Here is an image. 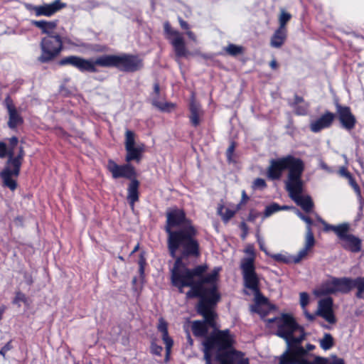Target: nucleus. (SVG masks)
Segmentation results:
<instances>
[{
    "instance_id": "obj_1",
    "label": "nucleus",
    "mask_w": 364,
    "mask_h": 364,
    "mask_svg": "<svg viewBox=\"0 0 364 364\" xmlns=\"http://www.w3.org/2000/svg\"><path fill=\"white\" fill-rule=\"evenodd\" d=\"M165 231L167 233V247L170 256L174 258V265L171 271L173 286L183 292L184 287H191L188 296H197L203 282H212L219 274L222 268L215 267L205 274L208 269L207 264H201L193 269L188 268L183 259L200 255L199 242L196 238L198 230L191 220L186 217L182 209L174 208L166 213Z\"/></svg>"
},
{
    "instance_id": "obj_2",
    "label": "nucleus",
    "mask_w": 364,
    "mask_h": 364,
    "mask_svg": "<svg viewBox=\"0 0 364 364\" xmlns=\"http://www.w3.org/2000/svg\"><path fill=\"white\" fill-rule=\"evenodd\" d=\"M271 326L277 327L276 335L282 338L287 343L286 350L279 357V364H322L323 358L316 357L312 363L306 359V352L300 345L305 338L304 329L288 314L267 320Z\"/></svg>"
},
{
    "instance_id": "obj_3",
    "label": "nucleus",
    "mask_w": 364,
    "mask_h": 364,
    "mask_svg": "<svg viewBox=\"0 0 364 364\" xmlns=\"http://www.w3.org/2000/svg\"><path fill=\"white\" fill-rule=\"evenodd\" d=\"M58 64L61 66L72 65L82 73H97L96 65L103 68L114 67L123 72L134 73L141 69L144 65L140 58L129 54L103 55L95 60L70 55L60 59Z\"/></svg>"
},
{
    "instance_id": "obj_4",
    "label": "nucleus",
    "mask_w": 364,
    "mask_h": 364,
    "mask_svg": "<svg viewBox=\"0 0 364 364\" xmlns=\"http://www.w3.org/2000/svg\"><path fill=\"white\" fill-rule=\"evenodd\" d=\"M217 275L215 280L212 282H203L201 285L200 293L197 296H188V294L191 290L186 292V298L200 297V301L197 306V311L199 314L203 316L204 321H195L192 324V331L196 336H205L207 335L208 329L207 325L212 328L215 327V319L216 314L213 308L220 299V294L217 291ZM191 288V287H189Z\"/></svg>"
},
{
    "instance_id": "obj_5",
    "label": "nucleus",
    "mask_w": 364,
    "mask_h": 364,
    "mask_svg": "<svg viewBox=\"0 0 364 364\" xmlns=\"http://www.w3.org/2000/svg\"><path fill=\"white\" fill-rule=\"evenodd\" d=\"M212 342L215 362L221 364H250L249 359L241 352L232 349L233 339L228 330L219 331L206 338Z\"/></svg>"
},
{
    "instance_id": "obj_6",
    "label": "nucleus",
    "mask_w": 364,
    "mask_h": 364,
    "mask_svg": "<svg viewBox=\"0 0 364 364\" xmlns=\"http://www.w3.org/2000/svg\"><path fill=\"white\" fill-rule=\"evenodd\" d=\"M288 169L289 173L286 181V188L301 178L304 170V164L299 158L291 155L272 159L267 170V176L271 180H279L284 171Z\"/></svg>"
},
{
    "instance_id": "obj_7",
    "label": "nucleus",
    "mask_w": 364,
    "mask_h": 364,
    "mask_svg": "<svg viewBox=\"0 0 364 364\" xmlns=\"http://www.w3.org/2000/svg\"><path fill=\"white\" fill-rule=\"evenodd\" d=\"M9 159L6 166L0 173V177L4 186L14 191L17 187V183L13 178H17L19 175L24 151L23 147L21 146L18 155L14 156V149L17 145L18 139L16 136H12L9 139Z\"/></svg>"
},
{
    "instance_id": "obj_8",
    "label": "nucleus",
    "mask_w": 364,
    "mask_h": 364,
    "mask_svg": "<svg viewBox=\"0 0 364 364\" xmlns=\"http://www.w3.org/2000/svg\"><path fill=\"white\" fill-rule=\"evenodd\" d=\"M63 46V42L59 34L45 36L40 43L41 54L38 58V61L43 63L50 62L60 53Z\"/></svg>"
},
{
    "instance_id": "obj_9",
    "label": "nucleus",
    "mask_w": 364,
    "mask_h": 364,
    "mask_svg": "<svg viewBox=\"0 0 364 364\" xmlns=\"http://www.w3.org/2000/svg\"><path fill=\"white\" fill-rule=\"evenodd\" d=\"M244 287L251 290L255 296L259 295V278L256 273L253 258H243L241 261Z\"/></svg>"
},
{
    "instance_id": "obj_10",
    "label": "nucleus",
    "mask_w": 364,
    "mask_h": 364,
    "mask_svg": "<svg viewBox=\"0 0 364 364\" xmlns=\"http://www.w3.org/2000/svg\"><path fill=\"white\" fill-rule=\"evenodd\" d=\"M124 146L127 151L125 161L127 163L132 161L140 162L145 151V145L142 143L135 144V134L131 130H127L125 132Z\"/></svg>"
},
{
    "instance_id": "obj_11",
    "label": "nucleus",
    "mask_w": 364,
    "mask_h": 364,
    "mask_svg": "<svg viewBox=\"0 0 364 364\" xmlns=\"http://www.w3.org/2000/svg\"><path fill=\"white\" fill-rule=\"evenodd\" d=\"M304 189V182L302 179L292 184L287 188L290 198L299 205L305 212H310L314 206L312 200L309 196L302 194Z\"/></svg>"
},
{
    "instance_id": "obj_12",
    "label": "nucleus",
    "mask_w": 364,
    "mask_h": 364,
    "mask_svg": "<svg viewBox=\"0 0 364 364\" xmlns=\"http://www.w3.org/2000/svg\"><path fill=\"white\" fill-rule=\"evenodd\" d=\"M164 28L167 39L169 40L171 44L173 47L176 55L178 58L187 57L189 52L186 47L182 33L173 29L168 22L164 23Z\"/></svg>"
},
{
    "instance_id": "obj_13",
    "label": "nucleus",
    "mask_w": 364,
    "mask_h": 364,
    "mask_svg": "<svg viewBox=\"0 0 364 364\" xmlns=\"http://www.w3.org/2000/svg\"><path fill=\"white\" fill-rule=\"evenodd\" d=\"M348 277L332 278L323 282L316 291L318 295H327L337 292L348 293Z\"/></svg>"
},
{
    "instance_id": "obj_14",
    "label": "nucleus",
    "mask_w": 364,
    "mask_h": 364,
    "mask_svg": "<svg viewBox=\"0 0 364 364\" xmlns=\"http://www.w3.org/2000/svg\"><path fill=\"white\" fill-rule=\"evenodd\" d=\"M107 168L111 172L114 178H126L131 181L136 178V173L135 168L129 163L118 165L114 161L109 160Z\"/></svg>"
},
{
    "instance_id": "obj_15",
    "label": "nucleus",
    "mask_w": 364,
    "mask_h": 364,
    "mask_svg": "<svg viewBox=\"0 0 364 364\" xmlns=\"http://www.w3.org/2000/svg\"><path fill=\"white\" fill-rule=\"evenodd\" d=\"M343 232H339L338 239L343 248L351 252H358L362 249V240L358 237L348 233L349 225L348 224Z\"/></svg>"
},
{
    "instance_id": "obj_16",
    "label": "nucleus",
    "mask_w": 364,
    "mask_h": 364,
    "mask_svg": "<svg viewBox=\"0 0 364 364\" xmlns=\"http://www.w3.org/2000/svg\"><path fill=\"white\" fill-rule=\"evenodd\" d=\"M4 105L6 107L9 114V121L7 123L8 127L11 129H15L18 126L21 125L23 123V119L17 110L12 99L9 96H7L5 98Z\"/></svg>"
},
{
    "instance_id": "obj_17",
    "label": "nucleus",
    "mask_w": 364,
    "mask_h": 364,
    "mask_svg": "<svg viewBox=\"0 0 364 364\" xmlns=\"http://www.w3.org/2000/svg\"><path fill=\"white\" fill-rule=\"evenodd\" d=\"M336 112L342 127L348 131H350L355 127L356 119L352 114L350 107L337 104Z\"/></svg>"
},
{
    "instance_id": "obj_18",
    "label": "nucleus",
    "mask_w": 364,
    "mask_h": 364,
    "mask_svg": "<svg viewBox=\"0 0 364 364\" xmlns=\"http://www.w3.org/2000/svg\"><path fill=\"white\" fill-rule=\"evenodd\" d=\"M65 7H66L65 3H63L60 0H55L50 4L34 6L32 11L36 16H45L49 17Z\"/></svg>"
},
{
    "instance_id": "obj_19",
    "label": "nucleus",
    "mask_w": 364,
    "mask_h": 364,
    "mask_svg": "<svg viewBox=\"0 0 364 364\" xmlns=\"http://www.w3.org/2000/svg\"><path fill=\"white\" fill-rule=\"evenodd\" d=\"M335 114L326 111L317 119L311 122L309 125L311 131L317 133L324 129L329 128L335 119Z\"/></svg>"
},
{
    "instance_id": "obj_20",
    "label": "nucleus",
    "mask_w": 364,
    "mask_h": 364,
    "mask_svg": "<svg viewBox=\"0 0 364 364\" xmlns=\"http://www.w3.org/2000/svg\"><path fill=\"white\" fill-rule=\"evenodd\" d=\"M333 301L331 298L321 299L318 302L316 314L323 317L329 323H334L336 318L332 309Z\"/></svg>"
},
{
    "instance_id": "obj_21",
    "label": "nucleus",
    "mask_w": 364,
    "mask_h": 364,
    "mask_svg": "<svg viewBox=\"0 0 364 364\" xmlns=\"http://www.w3.org/2000/svg\"><path fill=\"white\" fill-rule=\"evenodd\" d=\"M190 114L188 118L192 126L196 127L200 123V118L203 116L204 111L203 110L201 105L198 103L194 95H192V98L190 101L188 106Z\"/></svg>"
},
{
    "instance_id": "obj_22",
    "label": "nucleus",
    "mask_w": 364,
    "mask_h": 364,
    "mask_svg": "<svg viewBox=\"0 0 364 364\" xmlns=\"http://www.w3.org/2000/svg\"><path fill=\"white\" fill-rule=\"evenodd\" d=\"M314 245L315 239L314 233L311 232L309 230V232L306 233L305 244L304 247L301 249L296 255H292L293 263L298 264L301 260L305 259Z\"/></svg>"
},
{
    "instance_id": "obj_23",
    "label": "nucleus",
    "mask_w": 364,
    "mask_h": 364,
    "mask_svg": "<svg viewBox=\"0 0 364 364\" xmlns=\"http://www.w3.org/2000/svg\"><path fill=\"white\" fill-rule=\"evenodd\" d=\"M158 330L162 333V339L166 346V359H168L171 349L173 346V341L172 338L168 336V325L166 321L163 318L159 319Z\"/></svg>"
},
{
    "instance_id": "obj_24",
    "label": "nucleus",
    "mask_w": 364,
    "mask_h": 364,
    "mask_svg": "<svg viewBox=\"0 0 364 364\" xmlns=\"http://www.w3.org/2000/svg\"><path fill=\"white\" fill-rule=\"evenodd\" d=\"M31 23L36 27L40 28L42 33L46 34V36L58 35V33L54 32L58 25L57 21H32Z\"/></svg>"
},
{
    "instance_id": "obj_25",
    "label": "nucleus",
    "mask_w": 364,
    "mask_h": 364,
    "mask_svg": "<svg viewBox=\"0 0 364 364\" xmlns=\"http://www.w3.org/2000/svg\"><path fill=\"white\" fill-rule=\"evenodd\" d=\"M139 181L134 178L131 181L127 189V200L132 209H134V203L139 200Z\"/></svg>"
},
{
    "instance_id": "obj_26",
    "label": "nucleus",
    "mask_w": 364,
    "mask_h": 364,
    "mask_svg": "<svg viewBox=\"0 0 364 364\" xmlns=\"http://www.w3.org/2000/svg\"><path fill=\"white\" fill-rule=\"evenodd\" d=\"M348 293L353 288L357 289L356 297L363 299L364 294V277L348 278Z\"/></svg>"
},
{
    "instance_id": "obj_27",
    "label": "nucleus",
    "mask_w": 364,
    "mask_h": 364,
    "mask_svg": "<svg viewBox=\"0 0 364 364\" xmlns=\"http://www.w3.org/2000/svg\"><path fill=\"white\" fill-rule=\"evenodd\" d=\"M287 36V29L278 27L271 38V46L275 48L282 47L286 41Z\"/></svg>"
},
{
    "instance_id": "obj_28",
    "label": "nucleus",
    "mask_w": 364,
    "mask_h": 364,
    "mask_svg": "<svg viewBox=\"0 0 364 364\" xmlns=\"http://www.w3.org/2000/svg\"><path fill=\"white\" fill-rule=\"evenodd\" d=\"M240 209V204H237L235 209L225 207L223 204L218 205L217 213L221 217L224 223H227L234 217L237 210Z\"/></svg>"
},
{
    "instance_id": "obj_29",
    "label": "nucleus",
    "mask_w": 364,
    "mask_h": 364,
    "mask_svg": "<svg viewBox=\"0 0 364 364\" xmlns=\"http://www.w3.org/2000/svg\"><path fill=\"white\" fill-rule=\"evenodd\" d=\"M255 296L256 302L254 305L251 306L250 310L252 312L259 314L262 317H264L268 314L267 299L259 295Z\"/></svg>"
},
{
    "instance_id": "obj_30",
    "label": "nucleus",
    "mask_w": 364,
    "mask_h": 364,
    "mask_svg": "<svg viewBox=\"0 0 364 364\" xmlns=\"http://www.w3.org/2000/svg\"><path fill=\"white\" fill-rule=\"evenodd\" d=\"M204 346V359L205 364H221V363H216L215 353L213 349V344L211 341H208L207 338L203 342Z\"/></svg>"
},
{
    "instance_id": "obj_31",
    "label": "nucleus",
    "mask_w": 364,
    "mask_h": 364,
    "mask_svg": "<svg viewBox=\"0 0 364 364\" xmlns=\"http://www.w3.org/2000/svg\"><path fill=\"white\" fill-rule=\"evenodd\" d=\"M318 343L321 348L324 350H328L333 348L335 344V341L331 334L325 333L323 337L318 339Z\"/></svg>"
},
{
    "instance_id": "obj_32",
    "label": "nucleus",
    "mask_w": 364,
    "mask_h": 364,
    "mask_svg": "<svg viewBox=\"0 0 364 364\" xmlns=\"http://www.w3.org/2000/svg\"><path fill=\"white\" fill-rule=\"evenodd\" d=\"M318 221H320L323 225H324V230L326 231L332 230L333 231L336 235L339 237V232H343L345 230L346 227L347 226V223H343L338 225H332L327 224L324 220H323L321 218L317 217Z\"/></svg>"
},
{
    "instance_id": "obj_33",
    "label": "nucleus",
    "mask_w": 364,
    "mask_h": 364,
    "mask_svg": "<svg viewBox=\"0 0 364 364\" xmlns=\"http://www.w3.org/2000/svg\"><path fill=\"white\" fill-rule=\"evenodd\" d=\"M268 256L271 257L274 260L278 262L284 264L293 263L292 255H290L288 253L269 254Z\"/></svg>"
},
{
    "instance_id": "obj_34",
    "label": "nucleus",
    "mask_w": 364,
    "mask_h": 364,
    "mask_svg": "<svg viewBox=\"0 0 364 364\" xmlns=\"http://www.w3.org/2000/svg\"><path fill=\"white\" fill-rule=\"evenodd\" d=\"M152 104L154 106L163 112H169L175 107V105L172 103L160 102L155 97H154L152 100Z\"/></svg>"
},
{
    "instance_id": "obj_35",
    "label": "nucleus",
    "mask_w": 364,
    "mask_h": 364,
    "mask_svg": "<svg viewBox=\"0 0 364 364\" xmlns=\"http://www.w3.org/2000/svg\"><path fill=\"white\" fill-rule=\"evenodd\" d=\"M225 52L231 56H237L243 53V47L232 43L229 44L224 48Z\"/></svg>"
},
{
    "instance_id": "obj_36",
    "label": "nucleus",
    "mask_w": 364,
    "mask_h": 364,
    "mask_svg": "<svg viewBox=\"0 0 364 364\" xmlns=\"http://www.w3.org/2000/svg\"><path fill=\"white\" fill-rule=\"evenodd\" d=\"M291 18V15L287 12L284 9H281L280 15L279 16V28H287L286 25L288 23V21H290Z\"/></svg>"
},
{
    "instance_id": "obj_37",
    "label": "nucleus",
    "mask_w": 364,
    "mask_h": 364,
    "mask_svg": "<svg viewBox=\"0 0 364 364\" xmlns=\"http://www.w3.org/2000/svg\"><path fill=\"white\" fill-rule=\"evenodd\" d=\"M291 107L297 115H306L308 112L309 104L303 103L298 105H291Z\"/></svg>"
},
{
    "instance_id": "obj_38",
    "label": "nucleus",
    "mask_w": 364,
    "mask_h": 364,
    "mask_svg": "<svg viewBox=\"0 0 364 364\" xmlns=\"http://www.w3.org/2000/svg\"><path fill=\"white\" fill-rule=\"evenodd\" d=\"M280 206L277 203H272L266 207L264 213V218H268L273 213L280 210Z\"/></svg>"
},
{
    "instance_id": "obj_39",
    "label": "nucleus",
    "mask_w": 364,
    "mask_h": 364,
    "mask_svg": "<svg viewBox=\"0 0 364 364\" xmlns=\"http://www.w3.org/2000/svg\"><path fill=\"white\" fill-rule=\"evenodd\" d=\"M297 215L306 223V232H309V230L311 232H313L311 227L312 225V220L311 218L309 216L304 215L301 212H298Z\"/></svg>"
},
{
    "instance_id": "obj_40",
    "label": "nucleus",
    "mask_w": 364,
    "mask_h": 364,
    "mask_svg": "<svg viewBox=\"0 0 364 364\" xmlns=\"http://www.w3.org/2000/svg\"><path fill=\"white\" fill-rule=\"evenodd\" d=\"M267 186L266 181L261 178H256L252 183V188L256 189H264Z\"/></svg>"
},
{
    "instance_id": "obj_41",
    "label": "nucleus",
    "mask_w": 364,
    "mask_h": 364,
    "mask_svg": "<svg viewBox=\"0 0 364 364\" xmlns=\"http://www.w3.org/2000/svg\"><path fill=\"white\" fill-rule=\"evenodd\" d=\"M26 301H27V299H26V295L23 293H22L21 291L16 292L15 298L13 301L14 304L20 306L21 302L26 303Z\"/></svg>"
},
{
    "instance_id": "obj_42",
    "label": "nucleus",
    "mask_w": 364,
    "mask_h": 364,
    "mask_svg": "<svg viewBox=\"0 0 364 364\" xmlns=\"http://www.w3.org/2000/svg\"><path fill=\"white\" fill-rule=\"evenodd\" d=\"M309 296L306 292L300 293V305L303 310H305L306 306L309 304Z\"/></svg>"
},
{
    "instance_id": "obj_43",
    "label": "nucleus",
    "mask_w": 364,
    "mask_h": 364,
    "mask_svg": "<svg viewBox=\"0 0 364 364\" xmlns=\"http://www.w3.org/2000/svg\"><path fill=\"white\" fill-rule=\"evenodd\" d=\"M338 173H339L340 176L346 178L349 182H350L351 181H353L354 179L353 178L352 175L350 174V173L347 170V168L346 167H343V166L341 167L339 169Z\"/></svg>"
},
{
    "instance_id": "obj_44",
    "label": "nucleus",
    "mask_w": 364,
    "mask_h": 364,
    "mask_svg": "<svg viewBox=\"0 0 364 364\" xmlns=\"http://www.w3.org/2000/svg\"><path fill=\"white\" fill-rule=\"evenodd\" d=\"M9 156V148L4 142L0 141V158L4 159Z\"/></svg>"
},
{
    "instance_id": "obj_45",
    "label": "nucleus",
    "mask_w": 364,
    "mask_h": 364,
    "mask_svg": "<svg viewBox=\"0 0 364 364\" xmlns=\"http://www.w3.org/2000/svg\"><path fill=\"white\" fill-rule=\"evenodd\" d=\"M163 348L161 346L152 343L151 345V353L156 355H161Z\"/></svg>"
},
{
    "instance_id": "obj_46",
    "label": "nucleus",
    "mask_w": 364,
    "mask_h": 364,
    "mask_svg": "<svg viewBox=\"0 0 364 364\" xmlns=\"http://www.w3.org/2000/svg\"><path fill=\"white\" fill-rule=\"evenodd\" d=\"M257 241L258 242V245L259 246V248L262 251H263L267 255H269V252H267L265 245H264V240L259 236V232L257 233Z\"/></svg>"
},
{
    "instance_id": "obj_47",
    "label": "nucleus",
    "mask_w": 364,
    "mask_h": 364,
    "mask_svg": "<svg viewBox=\"0 0 364 364\" xmlns=\"http://www.w3.org/2000/svg\"><path fill=\"white\" fill-rule=\"evenodd\" d=\"M245 252L250 255L248 258H253V264H255V255L253 245H247L245 250Z\"/></svg>"
},
{
    "instance_id": "obj_48",
    "label": "nucleus",
    "mask_w": 364,
    "mask_h": 364,
    "mask_svg": "<svg viewBox=\"0 0 364 364\" xmlns=\"http://www.w3.org/2000/svg\"><path fill=\"white\" fill-rule=\"evenodd\" d=\"M240 229L242 230V234L241 235V238L245 240L248 234V227L245 222H242L240 225Z\"/></svg>"
},
{
    "instance_id": "obj_49",
    "label": "nucleus",
    "mask_w": 364,
    "mask_h": 364,
    "mask_svg": "<svg viewBox=\"0 0 364 364\" xmlns=\"http://www.w3.org/2000/svg\"><path fill=\"white\" fill-rule=\"evenodd\" d=\"M349 183L350 184V186L353 187V188L354 189L355 192L357 193L358 196L362 199V196H361V192H360V187L357 184V183L355 182V181L353 179V181H351L350 182H349Z\"/></svg>"
},
{
    "instance_id": "obj_50",
    "label": "nucleus",
    "mask_w": 364,
    "mask_h": 364,
    "mask_svg": "<svg viewBox=\"0 0 364 364\" xmlns=\"http://www.w3.org/2000/svg\"><path fill=\"white\" fill-rule=\"evenodd\" d=\"M12 348L11 341H9L0 350V355L5 356L6 353Z\"/></svg>"
},
{
    "instance_id": "obj_51",
    "label": "nucleus",
    "mask_w": 364,
    "mask_h": 364,
    "mask_svg": "<svg viewBox=\"0 0 364 364\" xmlns=\"http://www.w3.org/2000/svg\"><path fill=\"white\" fill-rule=\"evenodd\" d=\"M306 103L303 99V97H299L298 95H295L294 97V101L290 104V105H298L299 104Z\"/></svg>"
},
{
    "instance_id": "obj_52",
    "label": "nucleus",
    "mask_w": 364,
    "mask_h": 364,
    "mask_svg": "<svg viewBox=\"0 0 364 364\" xmlns=\"http://www.w3.org/2000/svg\"><path fill=\"white\" fill-rule=\"evenodd\" d=\"M249 199H250L249 196L247 195L245 191L243 190L242 191V198H241V200H240V202L239 203V204H240V207L242 205L245 204Z\"/></svg>"
},
{
    "instance_id": "obj_53",
    "label": "nucleus",
    "mask_w": 364,
    "mask_h": 364,
    "mask_svg": "<svg viewBox=\"0 0 364 364\" xmlns=\"http://www.w3.org/2000/svg\"><path fill=\"white\" fill-rule=\"evenodd\" d=\"M319 166L323 170L327 171L328 173L333 172V170L323 161H320Z\"/></svg>"
},
{
    "instance_id": "obj_54",
    "label": "nucleus",
    "mask_w": 364,
    "mask_h": 364,
    "mask_svg": "<svg viewBox=\"0 0 364 364\" xmlns=\"http://www.w3.org/2000/svg\"><path fill=\"white\" fill-rule=\"evenodd\" d=\"M303 311H304V315L306 316V317L307 318V319L309 321H312L314 320L315 316L309 313L306 308H305V310H303Z\"/></svg>"
},
{
    "instance_id": "obj_55",
    "label": "nucleus",
    "mask_w": 364,
    "mask_h": 364,
    "mask_svg": "<svg viewBox=\"0 0 364 364\" xmlns=\"http://www.w3.org/2000/svg\"><path fill=\"white\" fill-rule=\"evenodd\" d=\"M306 352V357L308 355V352L309 351H311L313 350L314 349H315V346L313 345V344H311V343H308L306 346V348H304V347H302Z\"/></svg>"
},
{
    "instance_id": "obj_56",
    "label": "nucleus",
    "mask_w": 364,
    "mask_h": 364,
    "mask_svg": "<svg viewBox=\"0 0 364 364\" xmlns=\"http://www.w3.org/2000/svg\"><path fill=\"white\" fill-rule=\"evenodd\" d=\"M179 23H180V25H181V28L183 29H185V30L189 29V25L185 21H183L181 18H180L179 19Z\"/></svg>"
},
{
    "instance_id": "obj_57",
    "label": "nucleus",
    "mask_w": 364,
    "mask_h": 364,
    "mask_svg": "<svg viewBox=\"0 0 364 364\" xmlns=\"http://www.w3.org/2000/svg\"><path fill=\"white\" fill-rule=\"evenodd\" d=\"M258 214L257 213H250L248 215V218L247 220L249 221H251V222H253L255 221V220L256 219V218L257 217Z\"/></svg>"
},
{
    "instance_id": "obj_58",
    "label": "nucleus",
    "mask_w": 364,
    "mask_h": 364,
    "mask_svg": "<svg viewBox=\"0 0 364 364\" xmlns=\"http://www.w3.org/2000/svg\"><path fill=\"white\" fill-rule=\"evenodd\" d=\"M154 94L156 95H159L160 87H159V85L158 83H155L154 84Z\"/></svg>"
},
{
    "instance_id": "obj_59",
    "label": "nucleus",
    "mask_w": 364,
    "mask_h": 364,
    "mask_svg": "<svg viewBox=\"0 0 364 364\" xmlns=\"http://www.w3.org/2000/svg\"><path fill=\"white\" fill-rule=\"evenodd\" d=\"M187 36H188V38L191 40H193V41H196V35L192 32V31H188L187 32Z\"/></svg>"
},
{
    "instance_id": "obj_60",
    "label": "nucleus",
    "mask_w": 364,
    "mask_h": 364,
    "mask_svg": "<svg viewBox=\"0 0 364 364\" xmlns=\"http://www.w3.org/2000/svg\"><path fill=\"white\" fill-rule=\"evenodd\" d=\"M269 66L273 70L277 69L278 66L277 61L275 60H272L269 63Z\"/></svg>"
},
{
    "instance_id": "obj_61",
    "label": "nucleus",
    "mask_w": 364,
    "mask_h": 364,
    "mask_svg": "<svg viewBox=\"0 0 364 364\" xmlns=\"http://www.w3.org/2000/svg\"><path fill=\"white\" fill-rule=\"evenodd\" d=\"M234 149H235V146H234V144H232L229 146V148H228V155L232 154V152H233V151H234Z\"/></svg>"
},
{
    "instance_id": "obj_62",
    "label": "nucleus",
    "mask_w": 364,
    "mask_h": 364,
    "mask_svg": "<svg viewBox=\"0 0 364 364\" xmlns=\"http://www.w3.org/2000/svg\"><path fill=\"white\" fill-rule=\"evenodd\" d=\"M139 248V244L138 243L135 247L133 249V250L131 252V255L135 253Z\"/></svg>"
},
{
    "instance_id": "obj_63",
    "label": "nucleus",
    "mask_w": 364,
    "mask_h": 364,
    "mask_svg": "<svg viewBox=\"0 0 364 364\" xmlns=\"http://www.w3.org/2000/svg\"><path fill=\"white\" fill-rule=\"evenodd\" d=\"M4 311V309L0 308V320L2 318V314Z\"/></svg>"
},
{
    "instance_id": "obj_64",
    "label": "nucleus",
    "mask_w": 364,
    "mask_h": 364,
    "mask_svg": "<svg viewBox=\"0 0 364 364\" xmlns=\"http://www.w3.org/2000/svg\"><path fill=\"white\" fill-rule=\"evenodd\" d=\"M142 263H143V260L142 259H141L140 262H139V264H140V266H141V272H143L144 269H143V267H142Z\"/></svg>"
}]
</instances>
